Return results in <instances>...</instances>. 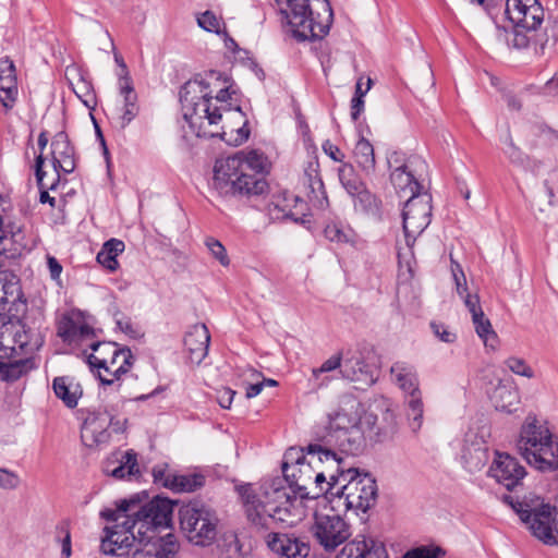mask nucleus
I'll list each match as a JSON object with an SVG mask.
<instances>
[{
	"mask_svg": "<svg viewBox=\"0 0 558 558\" xmlns=\"http://www.w3.org/2000/svg\"><path fill=\"white\" fill-rule=\"evenodd\" d=\"M506 15L515 28L535 31L544 20L538 0H507Z\"/></svg>",
	"mask_w": 558,
	"mask_h": 558,
	"instance_id": "obj_18",
	"label": "nucleus"
},
{
	"mask_svg": "<svg viewBox=\"0 0 558 558\" xmlns=\"http://www.w3.org/2000/svg\"><path fill=\"white\" fill-rule=\"evenodd\" d=\"M209 341L210 335L206 325L195 324L190 328L184 337V345L191 363L201 364L208 353Z\"/></svg>",
	"mask_w": 558,
	"mask_h": 558,
	"instance_id": "obj_24",
	"label": "nucleus"
},
{
	"mask_svg": "<svg viewBox=\"0 0 558 558\" xmlns=\"http://www.w3.org/2000/svg\"><path fill=\"white\" fill-rule=\"evenodd\" d=\"M489 474L505 488H514L522 484L521 481L526 475V471L515 458L507 453H497L489 468Z\"/></svg>",
	"mask_w": 558,
	"mask_h": 558,
	"instance_id": "obj_21",
	"label": "nucleus"
},
{
	"mask_svg": "<svg viewBox=\"0 0 558 558\" xmlns=\"http://www.w3.org/2000/svg\"><path fill=\"white\" fill-rule=\"evenodd\" d=\"M197 24L207 32L219 33L220 31V21L211 11L202 13L197 17Z\"/></svg>",
	"mask_w": 558,
	"mask_h": 558,
	"instance_id": "obj_58",
	"label": "nucleus"
},
{
	"mask_svg": "<svg viewBox=\"0 0 558 558\" xmlns=\"http://www.w3.org/2000/svg\"><path fill=\"white\" fill-rule=\"evenodd\" d=\"M178 538L172 533L161 536L151 549H135L137 558H174L179 551Z\"/></svg>",
	"mask_w": 558,
	"mask_h": 558,
	"instance_id": "obj_37",
	"label": "nucleus"
},
{
	"mask_svg": "<svg viewBox=\"0 0 558 558\" xmlns=\"http://www.w3.org/2000/svg\"><path fill=\"white\" fill-rule=\"evenodd\" d=\"M313 534L316 541L326 550H332L350 537V527L341 518L340 512L316 514L313 525Z\"/></svg>",
	"mask_w": 558,
	"mask_h": 558,
	"instance_id": "obj_17",
	"label": "nucleus"
},
{
	"mask_svg": "<svg viewBox=\"0 0 558 558\" xmlns=\"http://www.w3.org/2000/svg\"><path fill=\"white\" fill-rule=\"evenodd\" d=\"M13 355H17V353H13L10 357H5L0 362V379L5 381H14L17 380L23 375L27 374L29 371L35 368V362L33 357L25 356L16 360H12Z\"/></svg>",
	"mask_w": 558,
	"mask_h": 558,
	"instance_id": "obj_35",
	"label": "nucleus"
},
{
	"mask_svg": "<svg viewBox=\"0 0 558 558\" xmlns=\"http://www.w3.org/2000/svg\"><path fill=\"white\" fill-rule=\"evenodd\" d=\"M392 381L409 397L418 393V378L416 369L407 362H396L390 368Z\"/></svg>",
	"mask_w": 558,
	"mask_h": 558,
	"instance_id": "obj_34",
	"label": "nucleus"
},
{
	"mask_svg": "<svg viewBox=\"0 0 558 558\" xmlns=\"http://www.w3.org/2000/svg\"><path fill=\"white\" fill-rule=\"evenodd\" d=\"M45 162V159L41 155H38L37 158H36V169H35V174H36V179H37V183L40 187V203L45 204V203H49V205L51 207H54V198L51 197L49 195V193L45 190L46 187H49L50 190H53L54 186H56V182L51 183L50 186H47L45 183H44V177H45V172L43 170V165Z\"/></svg>",
	"mask_w": 558,
	"mask_h": 558,
	"instance_id": "obj_53",
	"label": "nucleus"
},
{
	"mask_svg": "<svg viewBox=\"0 0 558 558\" xmlns=\"http://www.w3.org/2000/svg\"><path fill=\"white\" fill-rule=\"evenodd\" d=\"M463 466L470 472L480 471L488 461V450L482 439H466L461 450Z\"/></svg>",
	"mask_w": 558,
	"mask_h": 558,
	"instance_id": "obj_32",
	"label": "nucleus"
},
{
	"mask_svg": "<svg viewBox=\"0 0 558 558\" xmlns=\"http://www.w3.org/2000/svg\"><path fill=\"white\" fill-rule=\"evenodd\" d=\"M124 251V243L121 240L111 239L107 241L97 254V262L110 271L119 267L117 257Z\"/></svg>",
	"mask_w": 558,
	"mask_h": 558,
	"instance_id": "obj_39",
	"label": "nucleus"
},
{
	"mask_svg": "<svg viewBox=\"0 0 558 558\" xmlns=\"http://www.w3.org/2000/svg\"><path fill=\"white\" fill-rule=\"evenodd\" d=\"M461 298L463 299L464 305L466 306V308L471 313L472 318L473 317H478V316L481 317V314L484 313V312H483V310H482V307L480 305V298H478V295L466 293V294H464Z\"/></svg>",
	"mask_w": 558,
	"mask_h": 558,
	"instance_id": "obj_60",
	"label": "nucleus"
},
{
	"mask_svg": "<svg viewBox=\"0 0 558 558\" xmlns=\"http://www.w3.org/2000/svg\"><path fill=\"white\" fill-rule=\"evenodd\" d=\"M342 377L354 383L371 386L375 379L369 366L360 352H347L343 359Z\"/></svg>",
	"mask_w": 558,
	"mask_h": 558,
	"instance_id": "obj_27",
	"label": "nucleus"
},
{
	"mask_svg": "<svg viewBox=\"0 0 558 558\" xmlns=\"http://www.w3.org/2000/svg\"><path fill=\"white\" fill-rule=\"evenodd\" d=\"M265 170L263 154L239 151L216 161L211 186L222 196L260 195L268 186L263 177Z\"/></svg>",
	"mask_w": 558,
	"mask_h": 558,
	"instance_id": "obj_2",
	"label": "nucleus"
},
{
	"mask_svg": "<svg viewBox=\"0 0 558 558\" xmlns=\"http://www.w3.org/2000/svg\"><path fill=\"white\" fill-rule=\"evenodd\" d=\"M530 533L546 545L558 546V508L532 490H508L497 495Z\"/></svg>",
	"mask_w": 558,
	"mask_h": 558,
	"instance_id": "obj_3",
	"label": "nucleus"
},
{
	"mask_svg": "<svg viewBox=\"0 0 558 558\" xmlns=\"http://www.w3.org/2000/svg\"><path fill=\"white\" fill-rule=\"evenodd\" d=\"M343 359L341 353H337L327 359L319 367L312 369V379L315 381L317 388L326 387L331 377L323 376L326 373H331L339 369L342 374Z\"/></svg>",
	"mask_w": 558,
	"mask_h": 558,
	"instance_id": "obj_40",
	"label": "nucleus"
},
{
	"mask_svg": "<svg viewBox=\"0 0 558 558\" xmlns=\"http://www.w3.org/2000/svg\"><path fill=\"white\" fill-rule=\"evenodd\" d=\"M324 234L328 241L337 244L355 246L359 241V236L352 228H343L338 222L328 223L324 229Z\"/></svg>",
	"mask_w": 558,
	"mask_h": 558,
	"instance_id": "obj_41",
	"label": "nucleus"
},
{
	"mask_svg": "<svg viewBox=\"0 0 558 558\" xmlns=\"http://www.w3.org/2000/svg\"><path fill=\"white\" fill-rule=\"evenodd\" d=\"M266 544L279 558H306L311 550L305 538L293 533H269Z\"/></svg>",
	"mask_w": 558,
	"mask_h": 558,
	"instance_id": "obj_20",
	"label": "nucleus"
},
{
	"mask_svg": "<svg viewBox=\"0 0 558 558\" xmlns=\"http://www.w3.org/2000/svg\"><path fill=\"white\" fill-rule=\"evenodd\" d=\"M344 492L338 490L339 495L336 499V507H341V511L366 512L377 500V490H350L348 494Z\"/></svg>",
	"mask_w": 558,
	"mask_h": 558,
	"instance_id": "obj_30",
	"label": "nucleus"
},
{
	"mask_svg": "<svg viewBox=\"0 0 558 558\" xmlns=\"http://www.w3.org/2000/svg\"><path fill=\"white\" fill-rule=\"evenodd\" d=\"M451 271H452V276H453V280H454V283H456V290H457V293L460 295V296H463L464 294H466V279H465V276L460 267L459 264H453L452 265V268H451Z\"/></svg>",
	"mask_w": 558,
	"mask_h": 558,
	"instance_id": "obj_59",
	"label": "nucleus"
},
{
	"mask_svg": "<svg viewBox=\"0 0 558 558\" xmlns=\"http://www.w3.org/2000/svg\"><path fill=\"white\" fill-rule=\"evenodd\" d=\"M504 154L508 157L510 162L524 170H532L536 165L530 156L524 154L514 143L510 134L505 137Z\"/></svg>",
	"mask_w": 558,
	"mask_h": 558,
	"instance_id": "obj_44",
	"label": "nucleus"
},
{
	"mask_svg": "<svg viewBox=\"0 0 558 558\" xmlns=\"http://www.w3.org/2000/svg\"><path fill=\"white\" fill-rule=\"evenodd\" d=\"M154 482L165 488H197L206 484L201 473L175 475L168 472L167 465H158L153 470Z\"/></svg>",
	"mask_w": 558,
	"mask_h": 558,
	"instance_id": "obj_25",
	"label": "nucleus"
},
{
	"mask_svg": "<svg viewBox=\"0 0 558 558\" xmlns=\"http://www.w3.org/2000/svg\"><path fill=\"white\" fill-rule=\"evenodd\" d=\"M205 245L213 257H215L222 266H228L230 264L227 251L219 240L215 238H207Z\"/></svg>",
	"mask_w": 558,
	"mask_h": 558,
	"instance_id": "obj_56",
	"label": "nucleus"
},
{
	"mask_svg": "<svg viewBox=\"0 0 558 558\" xmlns=\"http://www.w3.org/2000/svg\"><path fill=\"white\" fill-rule=\"evenodd\" d=\"M472 322L477 336L483 340L485 347L496 349L498 344V337L485 314L482 313L481 317H473Z\"/></svg>",
	"mask_w": 558,
	"mask_h": 558,
	"instance_id": "obj_47",
	"label": "nucleus"
},
{
	"mask_svg": "<svg viewBox=\"0 0 558 558\" xmlns=\"http://www.w3.org/2000/svg\"><path fill=\"white\" fill-rule=\"evenodd\" d=\"M19 282L12 274L0 272V308L5 310L8 303H13L20 299Z\"/></svg>",
	"mask_w": 558,
	"mask_h": 558,
	"instance_id": "obj_43",
	"label": "nucleus"
},
{
	"mask_svg": "<svg viewBox=\"0 0 558 558\" xmlns=\"http://www.w3.org/2000/svg\"><path fill=\"white\" fill-rule=\"evenodd\" d=\"M307 453L312 456V459L317 454L318 462H331L337 466L338 474H329L327 482L329 488L340 484V488H347L349 485L361 486V488H375L376 486L375 477L368 472H360L357 469L340 470L341 459L330 449L320 445H310Z\"/></svg>",
	"mask_w": 558,
	"mask_h": 558,
	"instance_id": "obj_13",
	"label": "nucleus"
},
{
	"mask_svg": "<svg viewBox=\"0 0 558 558\" xmlns=\"http://www.w3.org/2000/svg\"><path fill=\"white\" fill-rule=\"evenodd\" d=\"M94 336V330L86 324L70 323L69 329L65 331V337L70 341H80L83 343L85 340Z\"/></svg>",
	"mask_w": 558,
	"mask_h": 558,
	"instance_id": "obj_54",
	"label": "nucleus"
},
{
	"mask_svg": "<svg viewBox=\"0 0 558 558\" xmlns=\"http://www.w3.org/2000/svg\"><path fill=\"white\" fill-rule=\"evenodd\" d=\"M445 555L446 551L440 546L429 544L411 548L401 558H442Z\"/></svg>",
	"mask_w": 558,
	"mask_h": 558,
	"instance_id": "obj_50",
	"label": "nucleus"
},
{
	"mask_svg": "<svg viewBox=\"0 0 558 558\" xmlns=\"http://www.w3.org/2000/svg\"><path fill=\"white\" fill-rule=\"evenodd\" d=\"M284 201L287 202V204L280 205L279 203H277L276 208H280L284 213L286 217H289L294 221H299V215H305V202L294 195H291L290 199L286 198Z\"/></svg>",
	"mask_w": 558,
	"mask_h": 558,
	"instance_id": "obj_52",
	"label": "nucleus"
},
{
	"mask_svg": "<svg viewBox=\"0 0 558 558\" xmlns=\"http://www.w3.org/2000/svg\"><path fill=\"white\" fill-rule=\"evenodd\" d=\"M113 432H122L119 423L112 422V416L106 410L88 412L81 429V439L88 448H98L107 445Z\"/></svg>",
	"mask_w": 558,
	"mask_h": 558,
	"instance_id": "obj_16",
	"label": "nucleus"
},
{
	"mask_svg": "<svg viewBox=\"0 0 558 558\" xmlns=\"http://www.w3.org/2000/svg\"><path fill=\"white\" fill-rule=\"evenodd\" d=\"M515 447L536 470L551 472L558 469V442L554 440L549 428L535 415L529 414L525 417Z\"/></svg>",
	"mask_w": 558,
	"mask_h": 558,
	"instance_id": "obj_5",
	"label": "nucleus"
},
{
	"mask_svg": "<svg viewBox=\"0 0 558 558\" xmlns=\"http://www.w3.org/2000/svg\"><path fill=\"white\" fill-rule=\"evenodd\" d=\"M317 163H311L310 168L311 171L314 173H308L310 177V186L312 189V192L315 194V198L311 197V202L319 209H325L328 206V198L326 196V193L324 191V184L320 178H318L317 173Z\"/></svg>",
	"mask_w": 558,
	"mask_h": 558,
	"instance_id": "obj_48",
	"label": "nucleus"
},
{
	"mask_svg": "<svg viewBox=\"0 0 558 558\" xmlns=\"http://www.w3.org/2000/svg\"><path fill=\"white\" fill-rule=\"evenodd\" d=\"M221 558H245L242 546L236 538L225 546Z\"/></svg>",
	"mask_w": 558,
	"mask_h": 558,
	"instance_id": "obj_63",
	"label": "nucleus"
},
{
	"mask_svg": "<svg viewBox=\"0 0 558 558\" xmlns=\"http://www.w3.org/2000/svg\"><path fill=\"white\" fill-rule=\"evenodd\" d=\"M377 423V415L374 413H349L344 410L338 411L329 418V425L325 442L333 446L342 452L359 454L369 439V433Z\"/></svg>",
	"mask_w": 558,
	"mask_h": 558,
	"instance_id": "obj_6",
	"label": "nucleus"
},
{
	"mask_svg": "<svg viewBox=\"0 0 558 558\" xmlns=\"http://www.w3.org/2000/svg\"><path fill=\"white\" fill-rule=\"evenodd\" d=\"M490 401L497 411L512 413L519 404V392L510 380H500L490 393Z\"/></svg>",
	"mask_w": 558,
	"mask_h": 558,
	"instance_id": "obj_33",
	"label": "nucleus"
},
{
	"mask_svg": "<svg viewBox=\"0 0 558 558\" xmlns=\"http://www.w3.org/2000/svg\"><path fill=\"white\" fill-rule=\"evenodd\" d=\"M51 157L54 170L71 173L75 169L74 148L64 132H58L51 142Z\"/></svg>",
	"mask_w": 558,
	"mask_h": 558,
	"instance_id": "obj_26",
	"label": "nucleus"
},
{
	"mask_svg": "<svg viewBox=\"0 0 558 558\" xmlns=\"http://www.w3.org/2000/svg\"><path fill=\"white\" fill-rule=\"evenodd\" d=\"M300 497L304 500V510H312L314 518L316 514L338 513L341 512V507H336V499L339 495L338 490H324L323 494L312 495L310 490H301Z\"/></svg>",
	"mask_w": 558,
	"mask_h": 558,
	"instance_id": "obj_29",
	"label": "nucleus"
},
{
	"mask_svg": "<svg viewBox=\"0 0 558 558\" xmlns=\"http://www.w3.org/2000/svg\"><path fill=\"white\" fill-rule=\"evenodd\" d=\"M114 60L121 69V72L118 74V83L120 94L123 97V106L120 108L117 105H109L107 114L111 117L119 128L124 129L138 114L140 108L137 95L124 60L118 53H114Z\"/></svg>",
	"mask_w": 558,
	"mask_h": 558,
	"instance_id": "obj_15",
	"label": "nucleus"
},
{
	"mask_svg": "<svg viewBox=\"0 0 558 558\" xmlns=\"http://www.w3.org/2000/svg\"><path fill=\"white\" fill-rule=\"evenodd\" d=\"M282 473L289 488H308L327 482L325 472L316 470L302 448L291 447L284 452Z\"/></svg>",
	"mask_w": 558,
	"mask_h": 558,
	"instance_id": "obj_12",
	"label": "nucleus"
},
{
	"mask_svg": "<svg viewBox=\"0 0 558 558\" xmlns=\"http://www.w3.org/2000/svg\"><path fill=\"white\" fill-rule=\"evenodd\" d=\"M354 159L359 167L365 172L371 173L375 169V155L373 145L365 138H361L353 150Z\"/></svg>",
	"mask_w": 558,
	"mask_h": 558,
	"instance_id": "obj_45",
	"label": "nucleus"
},
{
	"mask_svg": "<svg viewBox=\"0 0 558 558\" xmlns=\"http://www.w3.org/2000/svg\"><path fill=\"white\" fill-rule=\"evenodd\" d=\"M17 96L15 65L9 58L0 59V101L5 109H11Z\"/></svg>",
	"mask_w": 558,
	"mask_h": 558,
	"instance_id": "obj_28",
	"label": "nucleus"
},
{
	"mask_svg": "<svg viewBox=\"0 0 558 558\" xmlns=\"http://www.w3.org/2000/svg\"><path fill=\"white\" fill-rule=\"evenodd\" d=\"M229 85H223V87H220L218 90H216L215 97L213 96V104L216 105L220 109V113L222 114V111H226L228 113H232V110L230 108L227 109V100L230 98V92H229ZM233 114L239 116L241 119H243V113L240 109V107H236L233 111Z\"/></svg>",
	"mask_w": 558,
	"mask_h": 558,
	"instance_id": "obj_55",
	"label": "nucleus"
},
{
	"mask_svg": "<svg viewBox=\"0 0 558 558\" xmlns=\"http://www.w3.org/2000/svg\"><path fill=\"white\" fill-rule=\"evenodd\" d=\"M409 426L412 432L417 433L423 424L424 405L421 392L411 395L407 400Z\"/></svg>",
	"mask_w": 558,
	"mask_h": 558,
	"instance_id": "obj_46",
	"label": "nucleus"
},
{
	"mask_svg": "<svg viewBox=\"0 0 558 558\" xmlns=\"http://www.w3.org/2000/svg\"><path fill=\"white\" fill-rule=\"evenodd\" d=\"M353 197L354 208L374 219H380V202L366 189L356 193Z\"/></svg>",
	"mask_w": 558,
	"mask_h": 558,
	"instance_id": "obj_42",
	"label": "nucleus"
},
{
	"mask_svg": "<svg viewBox=\"0 0 558 558\" xmlns=\"http://www.w3.org/2000/svg\"><path fill=\"white\" fill-rule=\"evenodd\" d=\"M388 162L391 168L390 181L395 190L401 193L412 195L423 192V182L428 174L426 161L417 155L401 159L400 155L392 154Z\"/></svg>",
	"mask_w": 558,
	"mask_h": 558,
	"instance_id": "obj_10",
	"label": "nucleus"
},
{
	"mask_svg": "<svg viewBox=\"0 0 558 558\" xmlns=\"http://www.w3.org/2000/svg\"><path fill=\"white\" fill-rule=\"evenodd\" d=\"M22 484L17 474L0 468V486L3 488H14Z\"/></svg>",
	"mask_w": 558,
	"mask_h": 558,
	"instance_id": "obj_62",
	"label": "nucleus"
},
{
	"mask_svg": "<svg viewBox=\"0 0 558 558\" xmlns=\"http://www.w3.org/2000/svg\"><path fill=\"white\" fill-rule=\"evenodd\" d=\"M339 180L351 196L365 189L351 165L344 163L339 168Z\"/></svg>",
	"mask_w": 558,
	"mask_h": 558,
	"instance_id": "obj_49",
	"label": "nucleus"
},
{
	"mask_svg": "<svg viewBox=\"0 0 558 558\" xmlns=\"http://www.w3.org/2000/svg\"><path fill=\"white\" fill-rule=\"evenodd\" d=\"M234 396L235 391L228 387H223L217 390V401L219 405L223 409H230Z\"/></svg>",
	"mask_w": 558,
	"mask_h": 558,
	"instance_id": "obj_64",
	"label": "nucleus"
},
{
	"mask_svg": "<svg viewBox=\"0 0 558 558\" xmlns=\"http://www.w3.org/2000/svg\"><path fill=\"white\" fill-rule=\"evenodd\" d=\"M336 558H388L384 543L372 537L347 543Z\"/></svg>",
	"mask_w": 558,
	"mask_h": 558,
	"instance_id": "obj_23",
	"label": "nucleus"
},
{
	"mask_svg": "<svg viewBox=\"0 0 558 558\" xmlns=\"http://www.w3.org/2000/svg\"><path fill=\"white\" fill-rule=\"evenodd\" d=\"M398 429V422L396 413L386 409L381 412L380 418L377 417V423L369 433V440L384 441L391 438Z\"/></svg>",
	"mask_w": 558,
	"mask_h": 558,
	"instance_id": "obj_38",
	"label": "nucleus"
},
{
	"mask_svg": "<svg viewBox=\"0 0 558 558\" xmlns=\"http://www.w3.org/2000/svg\"><path fill=\"white\" fill-rule=\"evenodd\" d=\"M505 363L507 367L517 375L524 376L526 378H532L534 375L533 369L523 359L512 356L507 359Z\"/></svg>",
	"mask_w": 558,
	"mask_h": 558,
	"instance_id": "obj_57",
	"label": "nucleus"
},
{
	"mask_svg": "<svg viewBox=\"0 0 558 558\" xmlns=\"http://www.w3.org/2000/svg\"><path fill=\"white\" fill-rule=\"evenodd\" d=\"M405 242L412 247L416 238L428 227L432 219V196L417 193L405 202L402 211Z\"/></svg>",
	"mask_w": 558,
	"mask_h": 558,
	"instance_id": "obj_14",
	"label": "nucleus"
},
{
	"mask_svg": "<svg viewBox=\"0 0 558 558\" xmlns=\"http://www.w3.org/2000/svg\"><path fill=\"white\" fill-rule=\"evenodd\" d=\"M223 85L228 78L218 71H209L204 78L186 82L180 92V102L184 120L191 131L198 137L219 136L230 145H241L248 138V131L243 125L228 133L225 126L219 128L222 120L220 109L213 104V94Z\"/></svg>",
	"mask_w": 558,
	"mask_h": 558,
	"instance_id": "obj_1",
	"label": "nucleus"
},
{
	"mask_svg": "<svg viewBox=\"0 0 558 558\" xmlns=\"http://www.w3.org/2000/svg\"><path fill=\"white\" fill-rule=\"evenodd\" d=\"M174 506L171 499L157 496L133 512L132 526L136 527L140 543L150 542L156 530L171 526Z\"/></svg>",
	"mask_w": 558,
	"mask_h": 558,
	"instance_id": "obj_11",
	"label": "nucleus"
},
{
	"mask_svg": "<svg viewBox=\"0 0 558 558\" xmlns=\"http://www.w3.org/2000/svg\"><path fill=\"white\" fill-rule=\"evenodd\" d=\"M137 506V501L134 499H122L116 502V508L101 510V518L113 523L104 529L105 535L101 538L100 548L105 555L121 556L122 554H129L134 546L135 541L138 539V534L136 527L132 526L133 518L129 512Z\"/></svg>",
	"mask_w": 558,
	"mask_h": 558,
	"instance_id": "obj_7",
	"label": "nucleus"
},
{
	"mask_svg": "<svg viewBox=\"0 0 558 558\" xmlns=\"http://www.w3.org/2000/svg\"><path fill=\"white\" fill-rule=\"evenodd\" d=\"M241 499L248 520L262 526L268 525V520L275 502L274 495L281 490H240Z\"/></svg>",
	"mask_w": 558,
	"mask_h": 558,
	"instance_id": "obj_19",
	"label": "nucleus"
},
{
	"mask_svg": "<svg viewBox=\"0 0 558 558\" xmlns=\"http://www.w3.org/2000/svg\"><path fill=\"white\" fill-rule=\"evenodd\" d=\"M180 529L193 545L207 547L218 534L219 518L216 510L198 502H190L179 509Z\"/></svg>",
	"mask_w": 558,
	"mask_h": 558,
	"instance_id": "obj_8",
	"label": "nucleus"
},
{
	"mask_svg": "<svg viewBox=\"0 0 558 558\" xmlns=\"http://www.w3.org/2000/svg\"><path fill=\"white\" fill-rule=\"evenodd\" d=\"M136 473H138L136 454L131 451L125 452L121 464L111 471V475L117 478H123L125 475L131 476Z\"/></svg>",
	"mask_w": 558,
	"mask_h": 558,
	"instance_id": "obj_51",
	"label": "nucleus"
},
{
	"mask_svg": "<svg viewBox=\"0 0 558 558\" xmlns=\"http://www.w3.org/2000/svg\"><path fill=\"white\" fill-rule=\"evenodd\" d=\"M11 329L12 347H15L16 351L20 350L25 354H31L41 347L43 338L38 330L26 328V325L21 320L11 324Z\"/></svg>",
	"mask_w": 558,
	"mask_h": 558,
	"instance_id": "obj_31",
	"label": "nucleus"
},
{
	"mask_svg": "<svg viewBox=\"0 0 558 558\" xmlns=\"http://www.w3.org/2000/svg\"><path fill=\"white\" fill-rule=\"evenodd\" d=\"M89 347L93 352L87 357L88 365L93 372L97 371L102 385H112L129 372L133 357L130 349H121L113 342H93Z\"/></svg>",
	"mask_w": 558,
	"mask_h": 558,
	"instance_id": "obj_9",
	"label": "nucleus"
},
{
	"mask_svg": "<svg viewBox=\"0 0 558 558\" xmlns=\"http://www.w3.org/2000/svg\"><path fill=\"white\" fill-rule=\"evenodd\" d=\"M52 388L57 398L63 401L68 408H75L82 396V388L78 383L68 376L56 377Z\"/></svg>",
	"mask_w": 558,
	"mask_h": 558,
	"instance_id": "obj_36",
	"label": "nucleus"
},
{
	"mask_svg": "<svg viewBox=\"0 0 558 558\" xmlns=\"http://www.w3.org/2000/svg\"><path fill=\"white\" fill-rule=\"evenodd\" d=\"M430 328L436 337L446 343H451L456 340L457 336L449 328L442 324L432 323Z\"/></svg>",
	"mask_w": 558,
	"mask_h": 558,
	"instance_id": "obj_61",
	"label": "nucleus"
},
{
	"mask_svg": "<svg viewBox=\"0 0 558 558\" xmlns=\"http://www.w3.org/2000/svg\"><path fill=\"white\" fill-rule=\"evenodd\" d=\"M280 12L287 31L299 41L325 37L333 16L328 0H287Z\"/></svg>",
	"mask_w": 558,
	"mask_h": 558,
	"instance_id": "obj_4",
	"label": "nucleus"
},
{
	"mask_svg": "<svg viewBox=\"0 0 558 558\" xmlns=\"http://www.w3.org/2000/svg\"><path fill=\"white\" fill-rule=\"evenodd\" d=\"M292 494L284 495V500L279 505L275 501L270 512L269 520L294 525L306 514L304 510V500L300 497L301 490H291Z\"/></svg>",
	"mask_w": 558,
	"mask_h": 558,
	"instance_id": "obj_22",
	"label": "nucleus"
}]
</instances>
